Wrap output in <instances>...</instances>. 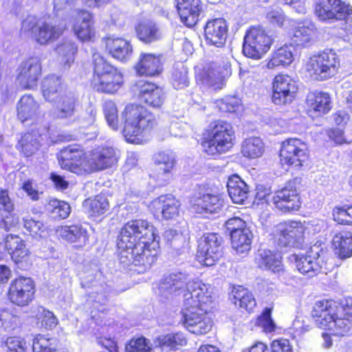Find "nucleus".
<instances>
[{
  "mask_svg": "<svg viewBox=\"0 0 352 352\" xmlns=\"http://www.w3.org/2000/svg\"><path fill=\"white\" fill-rule=\"evenodd\" d=\"M18 72L17 80L23 88L32 89L36 87L42 72L39 58L30 57L23 61Z\"/></svg>",
  "mask_w": 352,
  "mask_h": 352,
  "instance_id": "obj_19",
  "label": "nucleus"
},
{
  "mask_svg": "<svg viewBox=\"0 0 352 352\" xmlns=\"http://www.w3.org/2000/svg\"><path fill=\"white\" fill-rule=\"evenodd\" d=\"M41 89L43 97L49 102L54 101L64 92L60 78L55 75H49L43 80Z\"/></svg>",
  "mask_w": 352,
  "mask_h": 352,
  "instance_id": "obj_38",
  "label": "nucleus"
},
{
  "mask_svg": "<svg viewBox=\"0 0 352 352\" xmlns=\"http://www.w3.org/2000/svg\"><path fill=\"white\" fill-rule=\"evenodd\" d=\"M132 91L137 95L140 101L153 108L160 107L165 99L162 88L144 80L136 82Z\"/></svg>",
  "mask_w": 352,
  "mask_h": 352,
  "instance_id": "obj_21",
  "label": "nucleus"
},
{
  "mask_svg": "<svg viewBox=\"0 0 352 352\" xmlns=\"http://www.w3.org/2000/svg\"><path fill=\"white\" fill-rule=\"evenodd\" d=\"M54 340L46 338L42 335L38 334L33 339V352H55L56 346Z\"/></svg>",
  "mask_w": 352,
  "mask_h": 352,
  "instance_id": "obj_54",
  "label": "nucleus"
},
{
  "mask_svg": "<svg viewBox=\"0 0 352 352\" xmlns=\"http://www.w3.org/2000/svg\"><path fill=\"white\" fill-rule=\"evenodd\" d=\"M226 228L230 232V234L234 233L235 231L243 230L248 229L246 226V223L239 217H232L229 219L225 223Z\"/></svg>",
  "mask_w": 352,
  "mask_h": 352,
  "instance_id": "obj_63",
  "label": "nucleus"
},
{
  "mask_svg": "<svg viewBox=\"0 0 352 352\" xmlns=\"http://www.w3.org/2000/svg\"><path fill=\"white\" fill-rule=\"evenodd\" d=\"M311 316L316 326L331 331L335 316L330 309H313Z\"/></svg>",
  "mask_w": 352,
  "mask_h": 352,
  "instance_id": "obj_50",
  "label": "nucleus"
},
{
  "mask_svg": "<svg viewBox=\"0 0 352 352\" xmlns=\"http://www.w3.org/2000/svg\"><path fill=\"white\" fill-rule=\"evenodd\" d=\"M241 104V100L236 96H227L219 103V109L225 112H234Z\"/></svg>",
  "mask_w": 352,
  "mask_h": 352,
  "instance_id": "obj_61",
  "label": "nucleus"
},
{
  "mask_svg": "<svg viewBox=\"0 0 352 352\" xmlns=\"http://www.w3.org/2000/svg\"><path fill=\"white\" fill-rule=\"evenodd\" d=\"M106 49L116 59L126 61L130 58L133 48L127 40L121 37H107L105 38Z\"/></svg>",
  "mask_w": 352,
  "mask_h": 352,
  "instance_id": "obj_32",
  "label": "nucleus"
},
{
  "mask_svg": "<svg viewBox=\"0 0 352 352\" xmlns=\"http://www.w3.org/2000/svg\"><path fill=\"white\" fill-rule=\"evenodd\" d=\"M315 14L321 21L344 20L352 27V7L341 0H318Z\"/></svg>",
  "mask_w": 352,
  "mask_h": 352,
  "instance_id": "obj_8",
  "label": "nucleus"
},
{
  "mask_svg": "<svg viewBox=\"0 0 352 352\" xmlns=\"http://www.w3.org/2000/svg\"><path fill=\"white\" fill-rule=\"evenodd\" d=\"M228 23L225 19L218 18L208 21L204 28L206 43L217 47H223L228 37Z\"/></svg>",
  "mask_w": 352,
  "mask_h": 352,
  "instance_id": "obj_22",
  "label": "nucleus"
},
{
  "mask_svg": "<svg viewBox=\"0 0 352 352\" xmlns=\"http://www.w3.org/2000/svg\"><path fill=\"white\" fill-rule=\"evenodd\" d=\"M280 157L282 164L298 168L308 158L307 146L298 139L287 140L282 143Z\"/></svg>",
  "mask_w": 352,
  "mask_h": 352,
  "instance_id": "obj_15",
  "label": "nucleus"
},
{
  "mask_svg": "<svg viewBox=\"0 0 352 352\" xmlns=\"http://www.w3.org/2000/svg\"><path fill=\"white\" fill-rule=\"evenodd\" d=\"M272 202L276 209L285 213L298 210L301 202L296 179L288 182L283 188L276 191Z\"/></svg>",
  "mask_w": 352,
  "mask_h": 352,
  "instance_id": "obj_14",
  "label": "nucleus"
},
{
  "mask_svg": "<svg viewBox=\"0 0 352 352\" xmlns=\"http://www.w3.org/2000/svg\"><path fill=\"white\" fill-rule=\"evenodd\" d=\"M180 204L172 195H161L151 202L156 213H160L164 219H173L179 215Z\"/></svg>",
  "mask_w": 352,
  "mask_h": 352,
  "instance_id": "obj_26",
  "label": "nucleus"
},
{
  "mask_svg": "<svg viewBox=\"0 0 352 352\" xmlns=\"http://www.w3.org/2000/svg\"><path fill=\"white\" fill-rule=\"evenodd\" d=\"M331 333L338 336H344L351 332L352 323L349 318H336L332 323Z\"/></svg>",
  "mask_w": 352,
  "mask_h": 352,
  "instance_id": "obj_57",
  "label": "nucleus"
},
{
  "mask_svg": "<svg viewBox=\"0 0 352 352\" xmlns=\"http://www.w3.org/2000/svg\"><path fill=\"white\" fill-rule=\"evenodd\" d=\"M305 228L300 222L289 221L277 225L274 230L278 246L300 248L304 242Z\"/></svg>",
  "mask_w": 352,
  "mask_h": 352,
  "instance_id": "obj_12",
  "label": "nucleus"
},
{
  "mask_svg": "<svg viewBox=\"0 0 352 352\" xmlns=\"http://www.w3.org/2000/svg\"><path fill=\"white\" fill-rule=\"evenodd\" d=\"M94 23V16L91 12L85 10H78L74 25L75 34L82 41L91 40L95 34Z\"/></svg>",
  "mask_w": 352,
  "mask_h": 352,
  "instance_id": "obj_28",
  "label": "nucleus"
},
{
  "mask_svg": "<svg viewBox=\"0 0 352 352\" xmlns=\"http://www.w3.org/2000/svg\"><path fill=\"white\" fill-rule=\"evenodd\" d=\"M252 233L250 228L238 230L230 234L232 248L238 254H246L251 250Z\"/></svg>",
  "mask_w": 352,
  "mask_h": 352,
  "instance_id": "obj_37",
  "label": "nucleus"
},
{
  "mask_svg": "<svg viewBox=\"0 0 352 352\" xmlns=\"http://www.w3.org/2000/svg\"><path fill=\"white\" fill-rule=\"evenodd\" d=\"M109 208L107 199L104 195H97L89 203V214L97 217L104 214Z\"/></svg>",
  "mask_w": 352,
  "mask_h": 352,
  "instance_id": "obj_51",
  "label": "nucleus"
},
{
  "mask_svg": "<svg viewBox=\"0 0 352 352\" xmlns=\"http://www.w3.org/2000/svg\"><path fill=\"white\" fill-rule=\"evenodd\" d=\"M172 82L173 87L182 89L189 84L188 69L183 63H177L174 65L172 72Z\"/></svg>",
  "mask_w": 352,
  "mask_h": 352,
  "instance_id": "obj_47",
  "label": "nucleus"
},
{
  "mask_svg": "<svg viewBox=\"0 0 352 352\" xmlns=\"http://www.w3.org/2000/svg\"><path fill=\"white\" fill-rule=\"evenodd\" d=\"M155 163L157 166V180L164 186L173 178L172 170L175 166V155L170 151L160 152L155 156Z\"/></svg>",
  "mask_w": 352,
  "mask_h": 352,
  "instance_id": "obj_24",
  "label": "nucleus"
},
{
  "mask_svg": "<svg viewBox=\"0 0 352 352\" xmlns=\"http://www.w3.org/2000/svg\"><path fill=\"white\" fill-rule=\"evenodd\" d=\"M182 315L184 324L192 333L206 334L212 327V321L206 309H186Z\"/></svg>",
  "mask_w": 352,
  "mask_h": 352,
  "instance_id": "obj_20",
  "label": "nucleus"
},
{
  "mask_svg": "<svg viewBox=\"0 0 352 352\" xmlns=\"http://www.w3.org/2000/svg\"><path fill=\"white\" fill-rule=\"evenodd\" d=\"M135 69L140 76L158 75L162 72L161 57L153 54H141Z\"/></svg>",
  "mask_w": 352,
  "mask_h": 352,
  "instance_id": "obj_30",
  "label": "nucleus"
},
{
  "mask_svg": "<svg viewBox=\"0 0 352 352\" xmlns=\"http://www.w3.org/2000/svg\"><path fill=\"white\" fill-rule=\"evenodd\" d=\"M185 286L186 308H201L210 301V296L206 295L207 285L200 280H188V274L182 272H172L160 282L156 291L159 300L162 302L170 301Z\"/></svg>",
  "mask_w": 352,
  "mask_h": 352,
  "instance_id": "obj_2",
  "label": "nucleus"
},
{
  "mask_svg": "<svg viewBox=\"0 0 352 352\" xmlns=\"http://www.w3.org/2000/svg\"><path fill=\"white\" fill-rule=\"evenodd\" d=\"M118 155L112 147L98 148L85 160L84 170L94 172L112 167L117 164Z\"/></svg>",
  "mask_w": 352,
  "mask_h": 352,
  "instance_id": "obj_16",
  "label": "nucleus"
},
{
  "mask_svg": "<svg viewBox=\"0 0 352 352\" xmlns=\"http://www.w3.org/2000/svg\"><path fill=\"white\" fill-rule=\"evenodd\" d=\"M46 209L54 219H66L71 212V207L67 202L57 199L50 201Z\"/></svg>",
  "mask_w": 352,
  "mask_h": 352,
  "instance_id": "obj_48",
  "label": "nucleus"
},
{
  "mask_svg": "<svg viewBox=\"0 0 352 352\" xmlns=\"http://www.w3.org/2000/svg\"><path fill=\"white\" fill-rule=\"evenodd\" d=\"M149 342L144 337L132 339L126 345V352H152Z\"/></svg>",
  "mask_w": 352,
  "mask_h": 352,
  "instance_id": "obj_59",
  "label": "nucleus"
},
{
  "mask_svg": "<svg viewBox=\"0 0 352 352\" xmlns=\"http://www.w3.org/2000/svg\"><path fill=\"white\" fill-rule=\"evenodd\" d=\"M34 286L30 278L19 277L11 282L9 292V300L14 305L24 307L32 300Z\"/></svg>",
  "mask_w": 352,
  "mask_h": 352,
  "instance_id": "obj_18",
  "label": "nucleus"
},
{
  "mask_svg": "<svg viewBox=\"0 0 352 352\" xmlns=\"http://www.w3.org/2000/svg\"><path fill=\"white\" fill-rule=\"evenodd\" d=\"M311 316L316 326L331 331L335 316L330 309H313Z\"/></svg>",
  "mask_w": 352,
  "mask_h": 352,
  "instance_id": "obj_49",
  "label": "nucleus"
},
{
  "mask_svg": "<svg viewBox=\"0 0 352 352\" xmlns=\"http://www.w3.org/2000/svg\"><path fill=\"white\" fill-rule=\"evenodd\" d=\"M65 25L51 22H38L34 16H28L22 23L21 30L31 33L41 45H46L58 39L63 33Z\"/></svg>",
  "mask_w": 352,
  "mask_h": 352,
  "instance_id": "obj_7",
  "label": "nucleus"
},
{
  "mask_svg": "<svg viewBox=\"0 0 352 352\" xmlns=\"http://www.w3.org/2000/svg\"><path fill=\"white\" fill-rule=\"evenodd\" d=\"M23 226L35 239H40L45 232V227L43 222L35 221L31 217L23 218Z\"/></svg>",
  "mask_w": 352,
  "mask_h": 352,
  "instance_id": "obj_55",
  "label": "nucleus"
},
{
  "mask_svg": "<svg viewBox=\"0 0 352 352\" xmlns=\"http://www.w3.org/2000/svg\"><path fill=\"white\" fill-rule=\"evenodd\" d=\"M38 104L32 96L24 95L17 104L18 118L22 122L34 120L38 115Z\"/></svg>",
  "mask_w": 352,
  "mask_h": 352,
  "instance_id": "obj_35",
  "label": "nucleus"
},
{
  "mask_svg": "<svg viewBox=\"0 0 352 352\" xmlns=\"http://www.w3.org/2000/svg\"><path fill=\"white\" fill-rule=\"evenodd\" d=\"M103 111L109 126L113 130H118V116L116 104L111 100H106L103 104Z\"/></svg>",
  "mask_w": 352,
  "mask_h": 352,
  "instance_id": "obj_53",
  "label": "nucleus"
},
{
  "mask_svg": "<svg viewBox=\"0 0 352 352\" xmlns=\"http://www.w3.org/2000/svg\"><path fill=\"white\" fill-rule=\"evenodd\" d=\"M307 103L310 111L319 115L327 113L331 109V99L327 93L311 92L307 95Z\"/></svg>",
  "mask_w": 352,
  "mask_h": 352,
  "instance_id": "obj_39",
  "label": "nucleus"
},
{
  "mask_svg": "<svg viewBox=\"0 0 352 352\" xmlns=\"http://www.w3.org/2000/svg\"><path fill=\"white\" fill-rule=\"evenodd\" d=\"M190 208L198 214H206L219 212L223 206V199L218 195L208 192L205 186H198L190 200Z\"/></svg>",
  "mask_w": 352,
  "mask_h": 352,
  "instance_id": "obj_13",
  "label": "nucleus"
},
{
  "mask_svg": "<svg viewBox=\"0 0 352 352\" xmlns=\"http://www.w3.org/2000/svg\"><path fill=\"white\" fill-rule=\"evenodd\" d=\"M335 221L340 224L352 223V206L342 208H336L333 212Z\"/></svg>",
  "mask_w": 352,
  "mask_h": 352,
  "instance_id": "obj_60",
  "label": "nucleus"
},
{
  "mask_svg": "<svg viewBox=\"0 0 352 352\" xmlns=\"http://www.w3.org/2000/svg\"><path fill=\"white\" fill-rule=\"evenodd\" d=\"M122 116L124 120L123 135L131 143L138 144L143 133L156 124L154 115L139 104L126 105Z\"/></svg>",
  "mask_w": 352,
  "mask_h": 352,
  "instance_id": "obj_3",
  "label": "nucleus"
},
{
  "mask_svg": "<svg viewBox=\"0 0 352 352\" xmlns=\"http://www.w3.org/2000/svg\"><path fill=\"white\" fill-rule=\"evenodd\" d=\"M94 75L92 86L95 90L107 94H114L121 87L123 82L122 74L109 64L98 54L93 56Z\"/></svg>",
  "mask_w": 352,
  "mask_h": 352,
  "instance_id": "obj_4",
  "label": "nucleus"
},
{
  "mask_svg": "<svg viewBox=\"0 0 352 352\" xmlns=\"http://www.w3.org/2000/svg\"><path fill=\"white\" fill-rule=\"evenodd\" d=\"M272 352H293V348L287 339L274 340L271 343Z\"/></svg>",
  "mask_w": 352,
  "mask_h": 352,
  "instance_id": "obj_64",
  "label": "nucleus"
},
{
  "mask_svg": "<svg viewBox=\"0 0 352 352\" xmlns=\"http://www.w3.org/2000/svg\"><path fill=\"white\" fill-rule=\"evenodd\" d=\"M41 135L37 131L25 133L19 142V146L23 154L28 157L34 154L41 145Z\"/></svg>",
  "mask_w": 352,
  "mask_h": 352,
  "instance_id": "obj_42",
  "label": "nucleus"
},
{
  "mask_svg": "<svg viewBox=\"0 0 352 352\" xmlns=\"http://www.w3.org/2000/svg\"><path fill=\"white\" fill-rule=\"evenodd\" d=\"M230 300L234 306L239 308H254L256 305L253 295L242 286L234 288Z\"/></svg>",
  "mask_w": 352,
  "mask_h": 352,
  "instance_id": "obj_43",
  "label": "nucleus"
},
{
  "mask_svg": "<svg viewBox=\"0 0 352 352\" xmlns=\"http://www.w3.org/2000/svg\"><path fill=\"white\" fill-rule=\"evenodd\" d=\"M316 33V28L314 23L310 21L299 22L292 30V45L307 47L314 41Z\"/></svg>",
  "mask_w": 352,
  "mask_h": 352,
  "instance_id": "obj_29",
  "label": "nucleus"
},
{
  "mask_svg": "<svg viewBox=\"0 0 352 352\" xmlns=\"http://www.w3.org/2000/svg\"><path fill=\"white\" fill-rule=\"evenodd\" d=\"M272 43V39L265 30L252 27L244 36L243 53L249 58L258 60L267 53Z\"/></svg>",
  "mask_w": 352,
  "mask_h": 352,
  "instance_id": "obj_9",
  "label": "nucleus"
},
{
  "mask_svg": "<svg viewBox=\"0 0 352 352\" xmlns=\"http://www.w3.org/2000/svg\"><path fill=\"white\" fill-rule=\"evenodd\" d=\"M293 45H285L276 50L271 55V58L267 64L268 69H273L278 66H287L294 61Z\"/></svg>",
  "mask_w": 352,
  "mask_h": 352,
  "instance_id": "obj_36",
  "label": "nucleus"
},
{
  "mask_svg": "<svg viewBox=\"0 0 352 352\" xmlns=\"http://www.w3.org/2000/svg\"><path fill=\"white\" fill-rule=\"evenodd\" d=\"M153 227L145 220H133L121 229L117 246L120 261L124 265H133L144 273L155 262L157 251Z\"/></svg>",
  "mask_w": 352,
  "mask_h": 352,
  "instance_id": "obj_1",
  "label": "nucleus"
},
{
  "mask_svg": "<svg viewBox=\"0 0 352 352\" xmlns=\"http://www.w3.org/2000/svg\"><path fill=\"white\" fill-rule=\"evenodd\" d=\"M352 308V298L346 297L340 302L331 299L321 298L315 302L314 308Z\"/></svg>",
  "mask_w": 352,
  "mask_h": 352,
  "instance_id": "obj_58",
  "label": "nucleus"
},
{
  "mask_svg": "<svg viewBox=\"0 0 352 352\" xmlns=\"http://www.w3.org/2000/svg\"><path fill=\"white\" fill-rule=\"evenodd\" d=\"M164 239L168 246L172 248L175 254H181L187 245L186 236L176 230L168 229L164 233Z\"/></svg>",
  "mask_w": 352,
  "mask_h": 352,
  "instance_id": "obj_44",
  "label": "nucleus"
},
{
  "mask_svg": "<svg viewBox=\"0 0 352 352\" xmlns=\"http://www.w3.org/2000/svg\"><path fill=\"white\" fill-rule=\"evenodd\" d=\"M222 237L217 233L204 234L199 241L196 257L206 266L214 265L222 256Z\"/></svg>",
  "mask_w": 352,
  "mask_h": 352,
  "instance_id": "obj_11",
  "label": "nucleus"
},
{
  "mask_svg": "<svg viewBox=\"0 0 352 352\" xmlns=\"http://www.w3.org/2000/svg\"><path fill=\"white\" fill-rule=\"evenodd\" d=\"M82 151L76 147L62 149L58 155L59 164L63 169L79 173L82 166L84 169L85 161L82 162Z\"/></svg>",
  "mask_w": 352,
  "mask_h": 352,
  "instance_id": "obj_27",
  "label": "nucleus"
},
{
  "mask_svg": "<svg viewBox=\"0 0 352 352\" xmlns=\"http://www.w3.org/2000/svg\"><path fill=\"white\" fill-rule=\"evenodd\" d=\"M264 152V144L261 139L252 137L245 139L241 146V153L245 157L255 159L261 157Z\"/></svg>",
  "mask_w": 352,
  "mask_h": 352,
  "instance_id": "obj_46",
  "label": "nucleus"
},
{
  "mask_svg": "<svg viewBox=\"0 0 352 352\" xmlns=\"http://www.w3.org/2000/svg\"><path fill=\"white\" fill-rule=\"evenodd\" d=\"M212 124L208 140L202 143L205 152L208 155H214L228 151L233 146L234 131L232 126L222 120H217Z\"/></svg>",
  "mask_w": 352,
  "mask_h": 352,
  "instance_id": "obj_6",
  "label": "nucleus"
},
{
  "mask_svg": "<svg viewBox=\"0 0 352 352\" xmlns=\"http://www.w3.org/2000/svg\"><path fill=\"white\" fill-rule=\"evenodd\" d=\"M78 97L72 91H65L52 102L54 109L53 116L58 119H70L74 116Z\"/></svg>",
  "mask_w": 352,
  "mask_h": 352,
  "instance_id": "obj_23",
  "label": "nucleus"
},
{
  "mask_svg": "<svg viewBox=\"0 0 352 352\" xmlns=\"http://www.w3.org/2000/svg\"><path fill=\"white\" fill-rule=\"evenodd\" d=\"M57 53L62 57L65 65H69L74 60V55L77 52L76 44L71 41H65L56 47Z\"/></svg>",
  "mask_w": 352,
  "mask_h": 352,
  "instance_id": "obj_52",
  "label": "nucleus"
},
{
  "mask_svg": "<svg viewBox=\"0 0 352 352\" xmlns=\"http://www.w3.org/2000/svg\"><path fill=\"white\" fill-rule=\"evenodd\" d=\"M298 87L289 76L279 74L273 80L272 101L278 105L291 103L295 98Z\"/></svg>",
  "mask_w": 352,
  "mask_h": 352,
  "instance_id": "obj_17",
  "label": "nucleus"
},
{
  "mask_svg": "<svg viewBox=\"0 0 352 352\" xmlns=\"http://www.w3.org/2000/svg\"><path fill=\"white\" fill-rule=\"evenodd\" d=\"M187 340L182 333L167 334L158 338V344L162 352L174 351L179 346L186 345Z\"/></svg>",
  "mask_w": 352,
  "mask_h": 352,
  "instance_id": "obj_45",
  "label": "nucleus"
},
{
  "mask_svg": "<svg viewBox=\"0 0 352 352\" xmlns=\"http://www.w3.org/2000/svg\"><path fill=\"white\" fill-rule=\"evenodd\" d=\"M332 245L337 250L340 258L352 256V234L348 232H342L334 235Z\"/></svg>",
  "mask_w": 352,
  "mask_h": 352,
  "instance_id": "obj_41",
  "label": "nucleus"
},
{
  "mask_svg": "<svg viewBox=\"0 0 352 352\" xmlns=\"http://www.w3.org/2000/svg\"><path fill=\"white\" fill-rule=\"evenodd\" d=\"M56 234L69 243L78 242L85 245L88 241L86 230L79 224L60 226L56 229Z\"/></svg>",
  "mask_w": 352,
  "mask_h": 352,
  "instance_id": "obj_34",
  "label": "nucleus"
},
{
  "mask_svg": "<svg viewBox=\"0 0 352 352\" xmlns=\"http://www.w3.org/2000/svg\"><path fill=\"white\" fill-rule=\"evenodd\" d=\"M256 325L261 327L265 333L275 331L276 325L272 318V309H263L256 318Z\"/></svg>",
  "mask_w": 352,
  "mask_h": 352,
  "instance_id": "obj_56",
  "label": "nucleus"
},
{
  "mask_svg": "<svg viewBox=\"0 0 352 352\" xmlns=\"http://www.w3.org/2000/svg\"><path fill=\"white\" fill-rule=\"evenodd\" d=\"M227 188L231 199L235 204H243L249 197V186L236 175L229 177Z\"/></svg>",
  "mask_w": 352,
  "mask_h": 352,
  "instance_id": "obj_33",
  "label": "nucleus"
},
{
  "mask_svg": "<svg viewBox=\"0 0 352 352\" xmlns=\"http://www.w3.org/2000/svg\"><path fill=\"white\" fill-rule=\"evenodd\" d=\"M8 352H25L26 350L25 342L19 337L8 338L6 342Z\"/></svg>",
  "mask_w": 352,
  "mask_h": 352,
  "instance_id": "obj_62",
  "label": "nucleus"
},
{
  "mask_svg": "<svg viewBox=\"0 0 352 352\" xmlns=\"http://www.w3.org/2000/svg\"><path fill=\"white\" fill-rule=\"evenodd\" d=\"M339 67L338 57L331 50L311 56L306 63V71L316 80H325L337 72Z\"/></svg>",
  "mask_w": 352,
  "mask_h": 352,
  "instance_id": "obj_5",
  "label": "nucleus"
},
{
  "mask_svg": "<svg viewBox=\"0 0 352 352\" xmlns=\"http://www.w3.org/2000/svg\"><path fill=\"white\" fill-rule=\"evenodd\" d=\"M177 9L181 21L188 27L197 24L202 11L200 0H177Z\"/></svg>",
  "mask_w": 352,
  "mask_h": 352,
  "instance_id": "obj_25",
  "label": "nucleus"
},
{
  "mask_svg": "<svg viewBox=\"0 0 352 352\" xmlns=\"http://www.w3.org/2000/svg\"><path fill=\"white\" fill-rule=\"evenodd\" d=\"M136 32L139 39L145 43L154 42L161 38L160 29L156 23L151 20L140 23L136 27Z\"/></svg>",
  "mask_w": 352,
  "mask_h": 352,
  "instance_id": "obj_40",
  "label": "nucleus"
},
{
  "mask_svg": "<svg viewBox=\"0 0 352 352\" xmlns=\"http://www.w3.org/2000/svg\"><path fill=\"white\" fill-rule=\"evenodd\" d=\"M255 263L258 267L274 273L279 274L283 271L280 254L270 250H258L255 256Z\"/></svg>",
  "mask_w": 352,
  "mask_h": 352,
  "instance_id": "obj_31",
  "label": "nucleus"
},
{
  "mask_svg": "<svg viewBox=\"0 0 352 352\" xmlns=\"http://www.w3.org/2000/svg\"><path fill=\"white\" fill-rule=\"evenodd\" d=\"M320 246L321 243H316L305 256L292 255V261H294L296 268L301 274L312 277L322 272L324 268L326 269L324 261L326 251Z\"/></svg>",
  "mask_w": 352,
  "mask_h": 352,
  "instance_id": "obj_10",
  "label": "nucleus"
}]
</instances>
